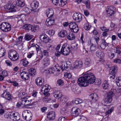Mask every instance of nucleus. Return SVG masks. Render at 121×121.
<instances>
[{"instance_id": "58836bf2", "label": "nucleus", "mask_w": 121, "mask_h": 121, "mask_svg": "<svg viewBox=\"0 0 121 121\" xmlns=\"http://www.w3.org/2000/svg\"><path fill=\"white\" fill-rule=\"evenodd\" d=\"M67 34V32L65 30H61L58 34L59 36L60 37H64Z\"/></svg>"}, {"instance_id": "4d7b16f0", "label": "nucleus", "mask_w": 121, "mask_h": 121, "mask_svg": "<svg viewBox=\"0 0 121 121\" xmlns=\"http://www.w3.org/2000/svg\"><path fill=\"white\" fill-rule=\"evenodd\" d=\"M94 39L95 40V41L96 43V45H98V43L99 42V37H98L97 36H95L94 37Z\"/></svg>"}, {"instance_id": "aec40b11", "label": "nucleus", "mask_w": 121, "mask_h": 121, "mask_svg": "<svg viewBox=\"0 0 121 121\" xmlns=\"http://www.w3.org/2000/svg\"><path fill=\"white\" fill-rule=\"evenodd\" d=\"M46 24L47 26H51L55 23V19L54 17L48 18L46 21Z\"/></svg>"}, {"instance_id": "864d4df0", "label": "nucleus", "mask_w": 121, "mask_h": 121, "mask_svg": "<svg viewBox=\"0 0 121 121\" xmlns=\"http://www.w3.org/2000/svg\"><path fill=\"white\" fill-rule=\"evenodd\" d=\"M116 53L119 54L121 53V47L119 46H117L116 48Z\"/></svg>"}, {"instance_id": "473e14b6", "label": "nucleus", "mask_w": 121, "mask_h": 121, "mask_svg": "<svg viewBox=\"0 0 121 121\" xmlns=\"http://www.w3.org/2000/svg\"><path fill=\"white\" fill-rule=\"evenodd\" d=\"M29 73L30 75L34 76L36 74V70L34 68H30L29 70Z\"/></svg>"}, {"instance_id": "a211bd4d", "label": "nucleus", "mask_w": 121, "mask_h": 121, "mask_svg": "<svg viewBox=\"0 0 121 121\" xmlns=\"http://www.w3.org/2000/svg\"><path fill=\"white\" fill-rule=\"evenodd\" d=\"M44 79L40 77L38 78H36L35 81V82L36 85L39 86H41L44 84Z\"/></svg>"}, {"instance_id": "49530a36", "label": "nucleus", "mask_w": 121, "mask_h": 121, "mask_svg": "<svg viewBox=\"0 0 121 121\" xmlns=\"http://www.w3.org/2000/svg\"><path fill=\"white\" fill-rule=\"evenodd\" d=\"M76 23L74 22H71L69 23V28L70 29H72L74 26H76Z\"/></svg>"}, {"instance_id": "e2e57ef3", "label": "nucleus", "mask_w": 121, "mask_h": 121, "mask_svg": "<svg viewBox=\"0 0 121 121\" xmlns=\"http://www.w3.org/2000/svg\"><path fill=\"white\" fill-rule=\"evenodd\" d=\"M65 65L67 69L68 68L70 67L71 66V63L70 62H67L66 64Z\"/></svg>"}, {"instance_id": "09e8293b", "label": "nucleus", "mask_w": 121, "mask_h": 121, "mask_svg": "<svg viewBox=\"0 0 121 121\" xmlns=\"http://www.w3.org/2000/svg\"><path fill=\"white\" fill-rule=\"evenodd\" d=\"M4 49L3 48L0 49V57H1L4 55Z\"/></svg>"}, {"instance_id": "20e7f679", "label": "nucleus", "mask_w": 121, "mask_h": 121, "mask_svg": "<svg viewBox=\"0 0 121 121\" xmlns=\"http://www.w3.org/2000/svg\"><path fill=\"white\" fill-rule=\"evenodd\" d=\"M48 74L52 73L54 75L57 76L59 75L60 73V69L59 67L50 68L47 71Z\"/></svg>"}, {"instance_id": "2f4dec72", "label": "nucleus", "mask_w": 121, "mask_h": 121, "mask_svg": "<svg viewBox=\"0 0 121 121\" xmlns=\"http://www.w3.org/2000/svg\"><path fill=\"white\" fill-rule=\"evenodd\" d=\"M60 101L62 104L65 103L67 101V97L65 95H62L61 97H60Z\"/></svg>"}, {"instance_id": "052dcab7", "label": "nucleus", "mask_w": 121, "mask_h": 121, "mask_svg": "<svg viewBox=\"0 0 121 121\" xmlns=\"http://www.w3.org/2000/svg\"><path fill=\"white\" fill-rule=\"evenodd\" d=\"M10 83H13V85L15 86H17L18 85V83L16 81H13V82L11 81Z\"/></svg>"}, {"instance_id": "a18cd8bd", "label": "nucleus", "mask_w": 121, "mask_h": 121, "mask_svg": "<svg viewBox=\"0 0 121 121\" xmlns=\"http://www.w3.org/2000/svg\"><path fill=\"white\" fill-rule=\"evenodd\" d=\"M74 103L76 104H78L81 103L83 102L82 100L80 99L77 98L74 100Z\"/></svg>"}, {"instance_id": "f8f14e48", "label": "nucleus", "mask_w": 121, "mask_h": 121, "mask_svg": "<svg viewBox=\"0 0 121 121\" xmlns=\"http://www.w3.org/2000/svg\"><path fill=\"white\" fill-rule=\"evenodd\" d=\"M39 38L42 42L45 43L50 42L49 41L51 40L47 35L44 34H41L39 36Z\"/></svg>"}, {"instance_id": "9b49d317", "label": "nucleus", "mask_w": 121, "mask_h": 121, "mask_svg": "<svg viewBox=\"0 0 121 121\" xmlns=\"http://www.w3.org/2000/svg\"><path fill=\"white\" fill-rule=\"evenodd\" d=\"M73 17L75 21L77 22H80L82 19V15L77 12L74 13Z\"/></svg>"}, {"instance_id": "c9c22d12", "label": "nucleus", "mask_w": 121, "mask_h": 121, "mask_svg": "<svg viewBox=\"0 0 121 121\" xmlns=\"http://www.w3.org/2000/svg\"><path fill=\"white\" fill-rule=\"evenodd\" d=\"M91 26L90 24L88 23H86L84 24L83 25V28L86 30H89L91 28Z\"/></svg>"}, {"instance_id": "0e129e2a", "label": "nucleus", "mask_w": 121, "mask_h": 121, "mask_svg": "<svg viewBox=\"0 0 121 121\" xmlns=\"http://www.w3.org/2000/svg\"><path fill=\"white\" fill-rule=\"evenodd\" d=\"M52 3L55 5H57L59 3V0H52Z\"/></svg>"}, {"instance_id": "4468645a", "label": "nucleus", "mask_w": 121, "mask_h": 121, "mask_svg": "<svg viewBox=\"0 0 121 121\" xmlns=\"http://www.w3.org/2000/svg\"><path fill=\"white\" fill-rule=\"evenodd\" d=\"M80 113V110L76 107H73L71 110V113L72 116H77Z\"/></svg>"}, {"instance_id": "8fccbe9b", "label": "nucleus", "mask_w": 121, "mask_h": 121, "mask_svg": "<svg viewBox=\"0 0 121 121\" xmlns=\"http://www.w3.org/2000/svg\"><path fill=\"white\" fill-rule=\"evenodd\" d=\"M29 63V62L26 60V59L24 60L22 62L23 66L25 67H26Z\"/></svg>"}, {"instance_id": "5fc2aeb1", "label": "nucleus", "mask_w": 121, "mask_h": 121, "mask_svg": "<svg viewBox=\"0 0 121 121\" xmlns=\"http://www.w3.org/2000/svg\"><path fill=\"white\" fill-rule=\"evenodd\" d=\"M32 47V48H35L37 52H38L39 50H41V49L40 46L38 45L37 44H36L34 47Z\"/></svg>"}, {"instance_id": "ea45409f", "label": "nucleus", "mask_w": 121, "mask_h": 121, "mask_svg": "<svg viewBox=\"0 0 121 121\" xmlns=\"http://www.w3.org/2000/svg\"><path fill=\"white\" fill-rule=\"evenodd\" d=\"M89 98H91L92 100L94 99L96 101L98 99L97 95L95 93L92 94L89 96Z\"/></svg>"}, {"instance_id": "3c124183", "label": "nucleus", "mask_w": 121, "mask_h": 121, "mask_svg": "<svg viewBox=\"0 0 121 121\" xmlns=\"http://www.w3.org/2000/svg\"><path fill=\"white\" fill-rule=\"evenodd\" d=\"M54 31L52 30H49V31H48L47 32L51 36L53 35L54 34Z\"/></svg>"}, {"instance_id": "774afa93", "label": "nucleus", "mask_w": 121, "mask_h": 121, "mask_svg": "<svg viewBox=\"0 0 121 121\" xmlns=\"http://www.w3.org/2000/svg\"><path fill=\"white\" fill-rule=\"evenodd\" d=\"M101 44L106 46L108 45V43L106 42L105 40L104 39H102V42Z\"/></svg>"}, {"instance_id": "9d476101", "label": "nucleus", "mask_w": 121, "mask_h": 121, "mask_svg": "<svg viewBox=\"0 0 121 121\" xmlns=\"http://www.w3.org/2000/svg\"><path fill=\"white\" fill-rule=\"evenodd\" d=\"M31 99L29 100L27 97H23L21 99V101L20 102L21 105L23 106H30L31 101Z\"/></svg>"}, {"instance_id": "393cba45", "label": "nucleus", "mask_w": 121, "mask_h": 121, "mask_svg": "<svg viewBox=\"0 0 121 121\" xmlns=\"http://www.w3.org/2000/svg\"><path fill=\"white\" fill-rule=\"evenodd\" d=\"M55 117V113L53 111L49 112L47 114V117L50 120H54Z\"/></svg>"}, {"instance_id": "f03ea898", "label": "nucleus", "mask_w": 121, "mask_h": 121, "mask_svg": "<svg viewBox=\"0 0 121 121\" xmlns=\"http://www.w3.org/2000/svg\"><path fill=\"white\" fill-rule=\"evenodd\" d=\"M0 29L3 32H7L11 30V25L8 22H4L0 25Z\"/></svg>"}, {"instance_id": "6e6d98bb", "label": "nucleus", "mask_w": 121, "mask_h": 121, "mask_svg": "<svg viewBox=\"0 0 121 121\" xmlns=\"http://www.w3.org/2000/svg\"><path fill=\"white\" fill-rule=\"evenodd\" d=\"M57 83L59 85H62L64 84V81L61 79H58L57 81Z\"/></svg>"}, {"instance_id": "c756f323", "label": "nucleus", "mask_w": 121, "mask_h": 121, "mask_svg": "<svg viewBox=\"0 0 121 121\" xmlns=\"http://www.w3.org/2000/svg\"><path fill=\"white\" fill-rule=\"evenodd\" d=\"M66 36L67 38L70 40H73L75 37L73 33H68L67 34Z\"/></svg>"}, {"instance_id": "c03bdc74", "label": "nucleus", "mask_w": 121, "mask_h": 121, "mask_svg": "<svg viewBox=\"0 0 121 121\" xmlns=\"http://www.w3.org/2000/svg\"><path fill=\"white\" fill-rule=\"evenodd\" d=\"M24 38L25 39L28 41L30 40L32 38V36L31 35L27 34L25 35Z\"/></svg>"}, {"instance_id": "79ce46f5", "label": "nucleus", "mask_w": 121, "mask_h": 121, "mask_svg": "<svg viewBox=\"0 0 121 121\" xmlns=\"http://www.w3.org/2000/svg\"><path fill=\"white\" fill-rule=\"evenodd\" d=\"M116 82L118 86H121V77L117 78L116 80Z\"/></svg>"}, {"instance_id": "72a5a7b5", "label": "nucleus", "mask_w": 121, "mask_h": 121, "mask_svg": "<svg viewBox=\"0 0 121 121\" xmlns=\"http://www.w3.org/2000/svg\"><path fill=\"white\" fill-rule=\"evenodd\" d=\"M110 86L109 83L107 81H104V82L102 86L103 88L105 89H108Z\"/></svg>"}, {"instance_id": "e433bc0d", "label": "nucleus", "mask_w": 121, "mask_h": 121, "mask_svg": "<svg viewBox=\"0 0 121 121\" xmlns=\"http://www.w3.org/2000/svg\"><path fill=\"white\" fill-rule=\"evenodd\" d=\"M78 44H72L70 46V51H74L76 50L78 48Z\"/></svg>"}, {"instance_id": "a878e982", "label": "nucleus", "mask_w": 121, "mask_h": 121, "mask_svg": "<svg viewBox=\"0 0 121 121\" xmlns=\"http://www.w3.org/2000/svg\"><path fill=\"white\" fill-rule=\"evenodd\" d=\"M42 63L43 65L47 66L49 65L50 60L49 58L48 57H46L44 58L42 60Z\"/></svg>"}, {"instance_id": "1a4fd4ad", "label": "nucleus", "mask_w": 121, "mask_h": 121, "mask_svg": "<svg viewBox=\"0 0 121 121\" xmlns=\"http://www.w3.org/2000/svg\"><path fill=\"white\" fill-rule=\"evenodd\" d=\"M5 11L8 13H10L12 12H15L16 6L11 5L10 6L9 4H7L4 6Z\"/></svg>"}, {"instance_id": "bf43d9fd", "label": "nucleus", "mask_w": 121, "mask_h": 121, "mask_svg": "<svg viewBox=\"0 0 121 121\" xmlns=\"http://www.w3.org/2000/svg\"><path fill=\"white\" fill-rule=\"evenodd\" d=\"M61 69L62 70H64L67 69V68L65 64H63L61 66Z\"/></svg>"}, {"instance_id": "dca6fc26", "label": "nucleus", "mask_w": 121, "mask_h": 121, "mask_svg": "<svg viewBox=\"0 0 121 121\" xmlns=\"http://www.w3.org/2000/svg\"><path fill=\"white\" fill-rule=\"evenodd\" d=\"M48 86V85H46L42 87L41 90V91L44 93L45 96H49L50 95V94L48 93L50 89Z\"/></svg>"}, {"instance_id": "c85d7f7f", "label": "nucleus", "mask_w": 121, "mask_h": 121, "mask_svg": "<svg viewBox=\"0 0 121 121\" xmlns=\"http://www.w3.org/2000/svg\"><path fill=\"white\" fill-rule=\"evenodd\" d=\"M64 76L65 77H66L68 78L69 79V81H70L74 83L75 82V81L74 80H72L71 79L72 75L71 73L70 72H66L64 74Z\"/></svg>"}, {"instance_id": "f3484780", "label": "nucleus", "mask_w": 121, "mask_h": 121, "mask_svg": "<svg viewBox=\"0 0 121 121\" xmlns=\"http://www.w3.org/2000/svg\"><path fill=\"white\" fill-rule=\"evenodd\" d=\"M2 97L5 98L8 100L10 101L11 99V96L9 93L8 92L7 90L3 91V92L1 95Z\"/></svg>"}, {"instance_id": "f257e3e1", "label": "nucleus", "mask_w": 121, "mask_h": 121, "mask_svg": "<svg viewBox=\"0 0 121 121\" xmlns=\"http://www.w3.org/2000/svg\"><path fill=\"white\" fill-rule=\"evenodd\" d=\"M95 77L94 74L90 72L86 73L78 80V83L80 86H86L89 84H93L95 81Z\"/></svg>"}, {"instance_id": "f704fd0d", "label": "nucleus", "mask_w": 121, "mask_h": 121, "mask_svg": "<svg viewBox=\"0 0 121 121\" xmlns=\"http://www.w3.org/2000/svg\"><path fill=\"white\" fill-rule=\"evenodd\" d=\"M97 46L96 44H92L90 46V50L89 51L91 53H93L94 51L96 50V47Z\"/></svg>"}, {"instance_id": "6e6552de", "label": "nucleus", "mask_w": 121, "mask_h": 121, "mask_svg": "<svg viewBox=\"0 0 121 121\" xmlns=\"http://www.w3.org/2000/svg\"><path fill=\"white\" fill-rule=\"evenodd\" d=\"M115 9V8L113 6H111L109 7L108 9L106 10L108 16L111 17H114Z\"/></svg>"}, {"instance_id": "a19ab883", "label": "nucleus", "mask_w": 121, "mask_h": 121, "mask_svg": "<svg viewBox=\"0 0 121 121\" xmlns=\"http://www.w3.org/2000/svg\"><path fill=\"white\" fill-rule=\"evenodd\" d=\"M91 63V61L90 59L89 58H86L85 60L84 64L86 66H88L90 65Z\"/></svg>"}, {"instance_id": "680f3d73", "label": "nucleus", "mask_w": 121, "mask_h": 121, "mask_svg": "<svg viewBox=\"0 0 121 121\" xmlns=\"http://www.w3.org/2000/svg\"><path fill=\"white\" fill-rule=\"evenodd\" d=\"M108 56L111 59H112L114 57L115 55L114 53H111L109 54Z\"/></svg>"}, {"instance_id": "13d9d810", "label": "nucleus", "mask_w": 121, "mask_h": 121, "mask_svg": "<svg viewBox=\"0 0 121 121\" xmlns=\"http://www.w3.org/2000/svg\"><path fill=\"white\" fill-rule=\"evenodd\" d=\"M11 113H12V112H9L8 115H4L5 118L8 119H11V116H10Z\"/></svg>"}, {"instance_id": "412c9836", "label": "nucleus", "mask_w": 121, "mask_h": 121, "mask_svg": "<svg viewBox=\"0 0 121 121\" xmlns=\"http://www.w3.org/2000/svg\"><path fill=\"white\" fill-rule=\"evenodd\" d=\"M22 78L25 80H27L29 78L28 73L26 72L23 71L21 73Z\"/></svg>"}, {"instance_id": "de8ad7c7", "label": "nucleus", "mask_w": 121, "mask_h": 121, "mask_svg": "<svg viewBox=\"0 0 121 121\" xmlns=\"http://www.w3.org/2000/svg\"><path fill=\"white\" fill-rule=\"evenodd\" d=\"M24 10L27 14L29 13L32 11V9H30L28 7L24 8Z\"/></svg>"}, {"instance_id": "bb28decb", "label": "nucleus", "mask_w": 121, "mask_h": 121, "mask_svg": "<svg viewBox=\"0 0 121 121\" xmlns=\"http://www.w3.org/2000/svg\"><path fill=\"white\" fill-rule=\"evenodd\" d=\"M62 95V94L58 91H55L53 93L54 97L57 99H60V97H61Z\"/></svg>"}, {"instance_id": "69168bd1", "label": "nucleus", "mask_w": 121, "mask_h": 121, "mask_svg": "<svg viewBox=\"0 0 121 121\" xmlns=\"http://www.w3.org/2000/svg\"><path fill=\"white\" fill-rule=\"evenodd\" d=\"M101 80L99 79H97L95 81V83L96 85H98L101 84Z\"/></svg>"}, {"instance_id": "338daca9", "label": "nucleus", "mask_w": 121, "mask_h": 121, "mask_svg": "<svg viewBox=\"0 0 121 121\" xmlns=\"http://www.w3.org/2000/svg\"><path fill=\"white\" fill-rule=\"evenodd\" d=\"M73 103V101H69L67 103H66V106L67 107L70 106L71 105H72Z\"/></svg>"}, {"instance_id": "4be33fe9", "label": "nucleus", "mask_w": 121, "mask_h": 121, "mask_svg": "<svg viewBox=\"0 0 121 121\" xmlns=\"http://www.w3.org/2000/svg\"><path fill=\"white\" fill-rule=\"evenodd\" d=\"M82 64L81 61L76 60L73 64L74 67L76 69H79L82 67Z\"/></svg>"}, {"instance_id": "2eb2a0df", "label": "nucleus", "mask_w": 121, "mask_h": 121, "mask_svg": "<svg viewBox=\"0 0 121 121\" xmlns=\"http://www.w3.org/2000/svg\"><path fill=\"white\" fill-rule=\"evenodd\" d=\"M23 29L28 30H30L32 31L35 32L36 30V27L30 24H25L23 26Z\"/></svg>"}, {"instance_id": "cd10ccee", "label": "nucleus", "mask_w": 121, "mask_h": 121, "mask_svg": "<svg viewBox=\"0 0 121 121\" xmlns=\"http://www.w3.org/2000/svg\"><path fill=\"white\" fill-rule=\"evenodd\" d=\"M104 53L103 52L100 50L96 52V56L99 58L104 57Z\"/></svg>"}, {"instance_id": "4c0bfd02", "label": "nucleus", "mask_w": 121, "mask_h": 121, "mask_svg": "<svg viewBox=\"0 0 121 121\" xmlns=\"http://www.w3.org/2000/svg\"><path fill=\"white\" fill-rule=\"evenodd\" d=\"M79 29V28L76 24V26H74L72 29H70V30L72 32L74 33H76L78 31Z\"/></svg>"}, {"instance_id": "7c9ffc66", "label": "nucleus", "mask_w": 121, "mask_h": 121, "mask_svg": "<svg viewBox=\"0 0 121 121\" xmlns=\"http://www.w3.org/2000/svg\"><path fill=\"white\" fill-rule=\"evenodd\" d=\"M25 3L24 1L17 0L16 1V5L20 7H22L25 5Z\"/></svg>"}, {"instance_id": "b1692460", "label": "nucleus", "mask_w": 121, "mask_h": 121, "mask_svg": "<svg viewBox=\"0 0 121 121\" xmlns=\"http://www.w3.org/2000/svg\"><path fill=\"white\" fill-rule=\"evenodd\" d=\"M117 68L116 66H112L109 71L110 74L112 75H115L117 72Z\"/></svg>"}, {"instance_id": "39448f33", "label": "nucleus", "mask_w": 121, "mask_h": 121, "mask_svg": "<svg viewBox=\"0 0 121 121\" xmlns=\"http://www.w3.org/2000/svg\"><path fill=\"white\" fill-rule=\"evenodd\" d=\"M8 56L11 60L13 61H15L19 58L18 54L15 50H11L8 54Z\"/></svg>"}, {"instance_id": "ddd939ff", "label": "nucleus", "mask_w": 121, "mask_h": 121, "mask_svg": "<svg viewBox=\"0 0 121 121\" xmlns=\"http://www.w3.org/2000/svg\"><path fill=\"white\" fill-rule=\"evenodd\" d=\"M11 119L13 121H18L20 119V117L19 113L17 112H12L10 115Z\"/></svg>"}, {"instance_id": "6ab92c4d", "label": "nucleus", "mask_w": 121, "mask_h": 121, "mask_svg": "<svg viewBox=\"0 0 121 121\" xmlns=\"http://www.w3.org/2000/svg\"><path fill=\"white\" fill-rule=\"evenodd\" d=\"M39 3L36 1H34L30 4L31 7L32 9V10L35 12H37L38 11L37 9Z\"/></svg>"}, {"instance_id": "5701e85b", "label": "nucleus", "mask_w": 121, "mask_h": 121, "mask_svg": "<svg viewBox=\"0 0 121 121\" xmlns=\"http://www.w3.org/2000/svg\"><path fill=\"white\" fill-rule=\"evenodd\" d=\"M53 11L52 9H48L47 10L46 14L48 18L54 17H53Z\"/></svg>"}, {"instance_id": "7ed1b4c3", "label": "nucleus", "mask_w": 121, "mask_h": 121, "mask_svg": "<svg viewBox=\"0 0 121 121\" xmlns=\"http://www.w3.org/2000/svg\"><path fill=\"white\" fill-rule=\"evenodd\" d=\"M70 51V47L67 44H65L62 45L60 50L61 53L62 55H67L69 54Z\"/></svg>"}, {"instance_id": "603ef678", "label": "nucleus", "mask_w": 121, "mask_h": 121, "mask_svg": "<svg viewBox=\"0 0 121 121\" xmlns=\"http://www.w3.org/2000/svg\"><path fill=\"white\" fill-rule=\"evenodd\" d=\"M67 2L66 1H64L62 0H61L60 2L59 3L60 5L62 7L64 6L66 4Z\"/></svg>"}, {"instance_id": "423d86ee", "label": "nucleus", "mask_w": 121, "mask_h": 121, "mask_svg": "<svg viewBox=\"0 0 121 121\" xmlns=\"http://www.w3.org/2000/svg\"><path fill=\"white\" fill-rule=\"evenodd\" d=\"M32 115L31 112L29 111L25 110L23 112L22 116L24 120L29 121L31 119Z\"/></svg>"}, {"instance_id": "37998d69", "label": "nucleus", "mask_w": 121, "mask_h": 121, "mask_svg": "<svg viewBox=\"0 0 121 121\" xmlns=\"http://www.w3.org/2000/svg\"><path fill=\"white\" fill-rule=\"evenodd\" d=\"M45 97H44L42 99V101L45 103H47L48 102L51 100V99L48 98L47 97L48 96H45Z\"/></svg>"}, {"instance_id": "0eeeda50", "label": "nucleus", "mask_w": 121, "mask_h": 121, "mask_svg": "<svg viewBox=\"0 0 121 121\" xmlns=\"http://www.w3.org/2000/svg\"><path fill=\"white\" fill-rule=\"evenodd\" d=\"M114 95V94L112 91L108 92L107 96L104 99L105 103L108 104L111 103L112 100V97Z\"/></svg>"}]
</instances>
